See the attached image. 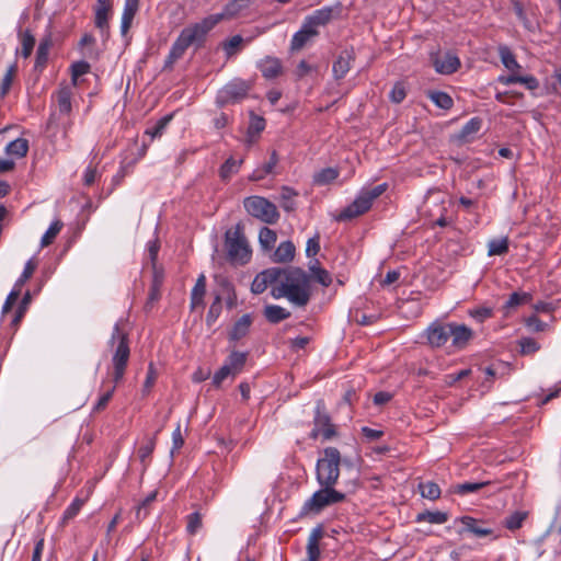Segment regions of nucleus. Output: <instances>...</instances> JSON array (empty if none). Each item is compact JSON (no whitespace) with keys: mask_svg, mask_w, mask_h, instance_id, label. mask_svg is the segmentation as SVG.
<instances>
[{"mask_svg":"<svg viewBox=\"0 0 561 561\" xmlns=\"http://www.w3.org/2000/svg\"><path fill=\"white\" fill-rule=\"evenodd\" d=\"M421 495L428 500H437L440 496V488L432 481L421 482L419 484Z\"/></svg>","mask_w":561,"mask_h":561,"instance_id":"nucleus-44","label":"nucleus"},{"mask_svg":"<svg viewBox=\"0 0 561 561\" xmlns=\"http://www.w3.org/2000/svg\"><path fill=\"white\" fill-rule=\"evenodd\" d=\"M57 105L60 115L69 116L72 110L71 96L72 91L68 85L60 87L56 93Z\"/></svg>","mask_w":561,"mask_h":561,"instance_id":"nucleus-22","label":"nucleus"},{"mask_svg":"<svg viewBox=\"0 0 561 561\" xmlns=\"http://www.w3.org/2000/svg\"><path fill=\"white\" fill-rule=\"evenodd\" d=\"M257 68L265 79H275L283 71L282 62L276 57L267 56L257 64Z\"/></svg>","mask_w":561,"mask_h":561,"instance_id":"nucleus-18","label":"nucleus"},{"mask_svg":"<svg viewBox=\"0 0 561 561\" xmlns=\"http://www.w3.org/2000/svg\"><path fill=\"white\" fill-rule=\"evenodd\" d=\"M339 176L337 169L334 168H325L320 170L313 175V182L317 185H327L332 183Z\"/></svg>","mask_w":561,"mask_h":561,"instance_id":"nucleus-43","label":"nucleus"},{"mask_svg":"<svg viewBox=\"0 0 561 561\" xmlns=\"http://www.w3.org/2000/svg\"><path fill=\"white\" fill-rule=\"evenodd\" d=\"M37 267V262L32 257L30 259L25 265H24V268H23V272L22 274L20 275V277L18 278V280L15 282L14 284V287L13 288H19L21 290V287L32 277V275L34 274L35 270Z\"/></svg>","mask_w":561,"mask_h":561,"instance_id":"nucleus-46","label":"nucleus"},{"mask_svg":"<svg viewBox=\"0 0 561 561\" xmlns=\"http://www.w3.org/2000/svg\"><path fill=\"white\" fill-rule=\"evenodd\" d=\"M20 39L22 48L21 50L16 49L15 54L21 55L23 58H28L35 46V37L31 31L26 30L20 33Z\"/></svg>","mask_w":561,"mask_h":561,"instance_id":"nucleus-33","label":"nucleus"},{"mask_svg":"<svg viewBox=\"0 0 561 561\" xmlns=\"http://www.w3.org/2000/svg\"><path fill=\"white\" fill-rule=\"evenodd\" d=\"M482 126V121L479 117H472L461 128L459 137L467 140L469 136L477 134Z\"/></svg>","mask_w":561,"mask_h":561,"instance_id":"nucleus-49","label":"nucleus"},{"mask_svg":"<svg viewBox=\"0 0 561 561\" xmlns=\"http://www.w3.org/2000/svg\"><path fill=\"white\" fill-rule=\"evenodd\" d=\"M220 286L222 288V294L226 295L227 307L229 309L234 308L237 305V295L233 285L227 278H222L220 280Z\"/></svg>","mask_w":561,"mask_h":561,"instance_id":"nucleus-50","label":"nucleus"},{"mask_svg":"<svg viewBox=\"0 0 561 561\" xmlns=\"http://www.w3.org/2000/svg\"><path fill=\"white\" fill-rule=\"evenodd\" d=\"M90 65L89 62L84 60L76 61L71 65V81L72 84L76 87L78 84V79L88 73L90 71Z\"/></svg>","mask_w":561,"mask_h":561,"instance_id":"nucleus-53","label":"nucleus"},{"mask_svg":"<svg viewBox=\"0 0 561 561\" xmlns=\"http://www.w3.org/2000/svg\"><path fill=\"white\" fill-rule=\"evenodd\" d=\"M295 245L291 241H283L278 244V247L274 250L271 259L275 263H288L293 261L295 256Z\"/></svg>","mask_w":561,"mask_h":561,"instance_id":"nucleus-20","label":"nucleus"},{"mask_svg":"<svg viewBox=\"0 0 561 561\" xmlns=\"http://www.w3.org/2000/svg\"><path fill=\"white\" fill-rule=\"evenodd\" d=\"M527 517H528V512L515 511L514 513H512L504 519L503 525L508 530L515 531L523 526V524Z\"/></svg>","mask_w":561,"mask_h":561,"instance_id":"nucleus-36","label":"nucleus"},{"mask_svg":"<svg viewBox=\"0 0 561 561\" xmlns=\"http://www.w3.org/2000/svg\"><path fill=\"white\" fill-rule=\"evenodd\" d=\"M334 8L332 7H323L313 11L311 14L307 15V19L311 23L312 26L317 28L319 26H324L331 22L333 19Z\"/></svg>","mask_w":561,"mask_h":561,"instance_id":"nucleus-24","label":"nucleus"},{"mask_svg":"<svg viewBox=\"0 0 561 561\" xmlns=\"http://www.w3.org/2000/svg\"><path fill=\"white\" fill-rule=\"evenodd\" d=\"M310 270L312 271L317 282L320 283L322 286L328 287L331 285L332 278L327 270L316 265L311 266Z\"/></svg>","mask_w":561,"mask_h":561,"instance_id":"nucleus-59","label":"nucleus"},{"mask_svg":"<svg viewBox=\"0 0 561 561\" xmlns=\"http://www.w3.org/2000/svg\"><path fill=\"white\" fill-rule=\"evenodd\" d=\"M64 227V222L59 219H56L54 220L48 229L45 231V233L43 234L42 239H41V247L42 248H45V247H48L49 244H51L54 242V240L56 239V237L58 236V233L60 232V230L62 229Z\"/></svg>","mask_w":561,"mask_h":561,"instance_id":"nucleus-38","label":"nucleus"},{"mask_svg":"<svg viewBox=\"0 0 561 561\" xmlns=\"http://www.w3.org/2000/svg\"><path fill=\"white\" fill-rule=\"evenodd\" d=\"M248 8L249 4L245 0H231L225 5L222 14L227 18H233Z\"/></svg>","mask_w":561,"mask_h":561,"instance_id":"nucleus-47","label":"nucleus"},{"mask_svg":"<svg viewBox=\"0 0 561 561\" xmlns=\"http://www.w3.org/2000/svg\"><path fill=\"white\" fill-rule=\"evenodd\" d=\"M16 72H18V64H16V61H14L13 64H11L8 67L5 73L2 78L1 85H0V96L1 98L7 96L8 93L10 92L12 82H13V79H14Z\"/></svg>","mask_w":561,"mask_h":561,"instance_id":"nucleus-39","label":"nucleus"},{"mask_svg":"<svg viewBox=\"0 0 561 561\" xmlns=\"http://www.w3.org/2000/svg\"><path fill=\"white\" fill-rule=\"evenodd\" d=\"M28 151V141L24 138H16L5 147V152L16 158L25 157Z\"/></svg>","mask_w":561,"mask_h":561,"instance_id":"nucleus-32","label":"nucleus"},{"mask_svg":"<svg viewBox=\"0 0 561 561\" xmlns=\"http://www.w3.org/2000/svg\"><path fill=\"white\" fill-rule=\"evenodd\" d=\"M113 14V5L95 4L94 7V25L99 30L103 41L110 37V18Z\"/></svg>","mask_w":561,"mask_h":561,"instance_id":"nucleus-16","label":"nucleus"},{"mask_svg":"<svg viewBox=\"0 0 561 561\" xmlns=\"http://www.w3.org/2000/svg\"><path fill=\"white\" fill-rule=\"evenodd\" d=\"M228 378L232 379V373L228 366L222 365L213 376V386L219 388Z\"/></svg>","mask_w":561,"mask_h":561,"instance_id":"nucleus-60","label":"nucleus"},{"mask_svg":"<svg viewBox=\"0 0 561 561\" xmlns=\"http://www.w3.org/2000/svg\"><path fill=\"white\" fill-rule=\"evenodd\" d=\"M462 527L458 530L459 535L466 533L471 534L477 538H483L493 534V529L485 526V522L477 519L472 516L465 515L457 519Z\"/></svg>","mask_w":561,"mask_h":561,"instance_id":"nucleus-13","label":"nucleus"},{"mask_svg":"<svg viewBox=\"0 0 561 561\" xmlns=\"http://www.w3.org/2000/svg\"><path fill=\"white\" fill-rule=\"evenodd\" d=\"M510 240L507 237L492 239L488 242V255H504L508 252Z\"/></svg>","mask_w":561,"mask_h":561,"instance_id":"nucleus-34","label":"nucleus"},{"mask_svg":"<svg viewBox=\"0 0 561 561\" xmlns=\"http://www.w3.org/2000/svg\"><path fill=\"white\" fill-rule=\"evenodd\" d=\"M513 10H514V13L516 14L517 19L523 23V25L527 30L533 31L534 30V25L529 21V19L527 18L523 4L520 2H518V1L514 2Z\"/></svg>","mask_w":561,"mask_h":561,"instance_id":"nucleus-62","label":"nucleus"},{"mask_svg":"<svg viewBox=\"0 0 561 561\" xmlns=\"http://www.w3.org/2000/svg\"><path fill=\"white\" fill-rule=\"evenodd\" d=\"M449 335L451 339V345L455 348L462 350L473 337V331L466 324L450 322Z\"/></svg>","mask_w":561,"mask_h":561,"instance_id":"nucleus-17","label":"nucleus"},{"mask_svg":"<svg viewBox=\"0 0 561 561\" xmlns=\"http://www.w3.org/2000/svg\"><path fill=\"white\" fill-rule=\"evenodd\" d=\"M297 195L298 193L294 188L289 186H282L279 195L280 207L287 213L294 211L296 209L295 197Z\"/></svg>","mask_w":561,"mask_h":561,"instance_id":"nucleus-28","label":"nucleus"},{"mask_svg":"<svg viewBox=\"0 0 561 561\" xmlns=\"http://www.w3.org/2000/svg\"><path fill=\"white\" fill-rule=\"evenodd\" d=\"M430 61L437 73L445 76L455 73L461 66L459 57L450 50L432 53Z\"/></svg>","mask_w":561,"mask_h":561,"instance_id":"nucleus-9","label":"nucleus"},{"mask_svg":"<svg viewBox=\"0 0 561 561\" xmlns=\"http://www.w3.org/2000/svg\"><path fill=\"white\" fill-rule=\"evenodd\" d=\"M154 448H156V438L149 437V438H147L146 443L142 446H140V448L138 449V457L142 465L144 470L147 469L149 461H150V457H151Z\"/></svg>","mask_w":561,"mask_h":561,"instance_id":"nucleus-42","label":"nucleus"},{"mask_svg":"<svg viewBox=\"0 0 561 561\" xmlns=\"http://www.w3.org/2000/svg\"><path fill=\"white\" fill-rule=\"evenodd\" d=\"M313 424L321 430V436L324 440H329L336 435L335 427L331 423V417L327 413L322 400L316 403Z\"/></svg>","mask_w":561,"mask_h":561,"instance_id":"nucleus-11","label":"nucleus"},{"mask_svg":"<svg viewBox=\"0 0 561 561\" xmlns=\"http://www.w3.org/2000/svg\"><path fill=\"white\" fill-rule=\"evenodd\" d=\"M518 344L520 346V354L522 355H530L539 351L540 345L539 343L533 339V337H522L518 341Z\"/></svg>","mask_w":561,"mask_h":561,"instance_id":"nucleus-57","label":"nucleus"},{"mask_svg":"<svg viewBox=\"0 0 561 561\" xmlns=\"http://www.w3.org/2000/svg\"><path fill=\"white\" fill-rule=\"evenodd\" d=\"M469 316L479 323L492 318L493 309L491 307L480 306L468 311Z\"/></svg>","mask_w":561,"mask_h":561,"instance_id":"nucleus-55","label":"nucleus"},{"mask_svg":"<svg viewBox=\"0 0 561 561\" xmlns=\"http://www.w3.org/2000/svg\"><path fill=\"white\" fill-rule=\"evenodd\" d=\"M280 267H270L260 272L251 284V291L255 295L264 293L270 285L278 284Z\"/></svg>","mask_w":561,"mask_h":561,"instance_id":"nucleus-14","label":"nucleus"},{"mask_svg":"<svg viewBox=\"0 0 561 561\" xmlns=\"http://www.w3.org/2000/svg\"><path fill=\"white\" fill-rule=\"evenodd\" d=\"M172 119L173 113L164 115L152 127L147 128L145 134L150 136L151 139L161 137Z\"/></svg>","mask_w":561,"mask_h":561,"instance_id":"nucleus-41","label":"nucleus"},{"mask_svg":"<svg viewBox=\"0 0 561 561\" xmlns=\"http://www.w3.org/2000/svg\"><path fill=\"white\" fill-rule=\"evenodd\" d=\"M526 327L533 332H543L548 324L541 321L537 316L533 314L525 320Z\"/></svg>","mask_w":561,"mask_h":561,"instance_id":"nucleus-63","label":"nucleus"},{"mask_svg":"<svg viewBox=\"0 0 561 561\" xmlns=\"http://www.w3.org/2000/svg\"><path fill=\"white\" fill-rule=\"evenodd\" d=\"M248 353L233 351L226 358L225 364L232 373V380L242 371L247 363Z\"/></svg>","mask_w":561,"mask_h":561,"instance_id":"nucleus-21","label":"nucleus"},{"mask_svg":"<svg viewBox=\"0 0 561 561\" xmlns=\"http://www.w3.org/2000/svg\"><path fill=\"white\" fill-rule=\"evenodd\" d=\"M202 527V516L198 512L191 513L187 516L186 529L191 535H195Z\"/></svg>","mask_w":561,"mask_h":561,"instance_id":"nucleus-61","label":"nucleus"},{"mask_svg":"<svg viewBox=\"0 0 561 561\" xmlns=\"http://www.w3.org/2000/svg\"><path fill=\"white\" fill-rule=\"evenodd\" d=\"M387 188L388 184L381 183L370 188H364L360 191V193L365 196L366 199H368V203L373 205L374 201L382 195Z\"/></svg>","mask_w":561,"mask_h":561,"instance_id":"nucleus-56","label":"nucleus"},{"mask_svg":"<svg viewBox=\"0 0 561 561\" xmlns=\"http://www.w3.org/2000/svg\"><path fill=\"white\" fill-rule=\"evenodd\" d=\"M530 300H531V295L529 293L514 291L513 294L510 295V297L506 300L503 308L506 310V312H510L512 309H515L518 306L527 304Z\"/></svg>","mask_w":561,"mask_h":561,"instance_id":"nucleus-40","label":"nucleus"},{"mask_svg":"<svg viewBox=\"0 0 561 561\" xmlns=\"http://www.w3.org/2000/svg\"><path fill=\"white\" fill-rule=\"evenodd\" d=\"M31 302V294L26 291L15 311L14 318L12 320L13 325H18L21 319L24 317L25 311Z\"/></svg>","mask_w":561,"mask_h":561,"instance_id":"nucleus-58","label":"nucleus"},{"mask_svg":"<svg viewBox=\"0 0 561 561\" xmlns=\"http://www.w3.org/2000/svg\"><path fill=\"white\" fill-rule=\"evenodd\" d=\"M489 481L484 482H463L459 483L455 486V492L460 495H466L468 493H474L489 485Z\"/></svg>","mask_w":561,"mask_h":561,"instance_id":"nucleus-48","label":"nucleus"},{"mask_svg":"<svg viewBox=\"0 0 561 561\" xmlns=\"http://www.w3.org/2000/svg\"><path fill=\"white\" fill-rule=\"evenodd\" d=\"M407 96L405 88L402 83L398 82L390 91L389 98L393 103H401Z\"/></svg>","mask_w":561,"mask_h":561,"instance_id":"nucleus-64","label":"nucleus"},{"mask_svg":"<svg viewBox=\"0 0 561 561\" xmlns=\"http://www.w3.org/2000/svg\"><path fill=\"white\" fill-rule=\"evenodd\" d=\"M449 330L450 322H442L438 320L432 322L424 331L427 344L434 348L444 346L450 339Z\"/></svg>","mask_w":561,"mask_h":561,"instance_id":"nucleus-10","label":"nucleus"},{"mask_svg":"<svg viewBox=\"0 0 561 561\" xmlns=\"http://www.w3.org/2000/svg\"><path fill=\"white\" fill-rule=\"evenodd\" d=\"M205 291H206V277L204 274H201L198 276V278L196 279L195 286L193 287L192 293H191L192 308L203 304Z\"/></svg>","mask_w":561,"mask_h":561,"instance_id":"nucleus-31","label":"nucleus"},{"mask_svg":"<svg viewBox=\"0 0 561 561\" xmlns=\"http://www.w3.org/2000/svg\"><path fill=\"white\" fill-rule=\"evenodd\" d=\"M263 316L270 323L276 324L288 319L291 313L278 305H266L263 310Z\"/></svg>","mask_w":561,"mask_h":561,"instance_id":"nucleus-23","label":"nucleus"},{"mask_svg":"<svg viewBox=\"0 0 561 561\" xmlns=\"http://www.w3.org/2000/svg\"><path fill=\"white\" fill-rule=\"evenodd\" d=\"M277 240V233L268 227H262L259 232V243L264 252H270L274 249Z\"/></svg>","mask_w":561,"mask_h":561,"instance_id":"nucleus-27","label":"nucleus"},{"mask_svg":"<svg viewBox=\"0 0 561 561\" xmlns=\"http://www.w3.org/2000/svg\"><path fill=\"white\" fill-rule=\"evenodd\" d=\"M499 55H500L503 66L506 69H508L511 71H516V70L520 69V65L518 64L514 54L507 46H505V45L500 46Z\"/></svg>","mask_w":561,"mask_h":561,"instance_id":"nucleus-35","label":"nucleus"},{"mask_svg":"<svg viewBox=\"0 0 561 561\" xmlns=\"http://www.w3.org/2000/svg\"><path fill=\"white\" fill-rule=\"evenodd\" d=\"M341 454L335 447H327L316 466V479L320 486H334L340 478Z\"/></svg>","mask_w":561,"mask_h":561,"instance_id":"nucleus-6","label":"nucleus"},{"mask_svg":"<svg viewBox=\"0 0 561 561\" xmlns=\"http://www.w3.org/2000/svg\"><path fill=\"white\" fill-rule=\"evenodd\" d=\"M243 159L236 160L232 157L228 158L219 169V176L224 181H228L233 174L238 173Z\"/></svg>","mask_w":561,"mask_h":561,"instance_id":"nucleus-30","label":"nucleus"},{"mask_svg":"<svg viewBox=\"0 0 561 561\" xmlns=\"http://www.w3.org/2000/svg\"><path fill=\"white\" fill-rule=\"evenodd\" d=\"M221 296L220 295H217L214 299V301L211 302L209 309H208V312L206 314V323L207 325L211 327L216 321L217 319L219 318L220 313H221Z\"/></svg>","mask_w":561,"mask_h":561,"instance_id":"nucleus-51","label":"nucleus"},{"mask_svg":"<svg viewBox=\"0 0 561 561\" xmlns=\"http://www.w3.org/2000/svg\"><path fill=\"white\" fill-rule=\"evenodd\" d=\"M371 205L368 203V199L359 192L357 197L347 205L344 209H342L336 216V221H348L354 218H357L370 209Z\"/></svg>","mask_w":561,"mask_h":561,"instance_id":"nucleus-12","label":"nucleus"},{"mask_svg":"<svg viewBox=\"0 0 561 561\" xmlns=\"http://www.w3.org/2000/svg\"><path fill=\"white\" fill-rule=\"evenodd\" d=\"M218 21L219 16H209L199 23L184 27L171 46L165 59V67L172 66L178 59H180L190 46H203L208 32L217 24Z\"/></svg>","mask_w":561,"mask_h":561,"instance_id":"nucleus-3","label":"nucleus"},{"mask_svg":"<svg viewBox=\"0 0 561 561\" xmlns=\"http://www.w3.org/2000/svg\"><path fill=\"white\" fill-rule=\"evenodd\" d=\"M243 43V37L241 35H233L229 39L222 43V49L227 56V58H231L234 56L240 49Z\"/></svg>","mask_w":561,"mask_h":561,"instance_id":"nucleus-45","label":"nucleus"},{"mask_svg":"<svg viewBox=\"0 0 561 561\" xmlns=\"http://www.w3.org/2000/svg\"><path fill=\"white\" fill-rule=\"evenodd\" d=\"M355 58L356 54L354 47H348L341 51L332 67V72L335 80H341L347 75L352 64L355 61Z\"/></svg>","mask_w":561,"mask_h":561,"instance_id":"nucleus-15","label":"nucleus"},{"mask_svg":"<svg viewBox=\"0 0 561 561\" xmlns=\"http://www.w3.org/2000/svg\"><path fill=\"white\" fill-rule=\"evenodd\" d=\"M83 503H84L83 500L76 497L70 503V505L65 510L62 517H61V523L66 524L70 519L75 518L78 515V513L80 512V510L82 508Z\"/></svg>","mask_w":561,"mask_h":561,"instance_id":"nucleus-54","label":"nucleus"},{"mask_svg":"<svg viewBox=\"0 0 561 561\" xmlns=\"http://www.w3.org/2000/svg\"><path fill=\"white\" fill-rule=\"evenodd\" d=\"M448 520V514L445 513V512H440V511H435V512H431V511H424V512H421L416 515L415 517V522L416 523H422V522H427L430 524H444Z\"/></svg>","mask_w":561,"mask_h":561,"instance_id":"nucleus-29","label":"nucleus"},{"mask_svg":"<svg viewBox=\"0 0 561 561\" xmlns=\"http://www.w3.org/2000/svg\"><path fill=\"white\" fill-rule=\"evenodd\" d=\"M157 494L158 492L157 491H152L150 492L142 501L141 503L137 506V511H136V518L138 520H141L144 518L147 517V515L149 514V506L152 502L156 501L157 499Z\"/></svg>","mask_w":561,"mask_h":561,"instance_id":"nucleus-52","label":"nucleus"},{"mask_svg":"<svg viewBox=\"0 0 561 561\" xmlns=\"http://www.w3.org/2000/svg\"><path fill=\"white\" fill-rule=\"evenodd\" d=\"M51 42L49 38H44L41 41L37 50H36V58H35V69H43L48 60V53L50 48Z\"/></svg>","mask_w":561,"mask_h":561,"instance_id":"nucleus-37","label":"nucleus"},{"mask_svg":"<svg viewBox=\"0 0 561 561\" xmlns=\"http://www.w3.org/2000/svg\"><path fill=\"white\" fill-rule=\"evenodd\" d=\"M345 499V493L335 490L334 486H321L304 503L298 518L319 515L325 507L342 503Z\"/></svg>","mask_w":561,"mask_h":561,"instance_id":"nucleus-5","label":"nucleus"},{"mask_svg":"<svg viewBox=\"0 0 561 561\" xmlns=\"http://www.w3.org/2000/svg\"><path fill=\"white\" fill-rule=\"evenodd\" d=\"M427 98L439 108L450 110L454 106L453 98L444 91L430 90L426 92Z\"/></svg>","mask_w":561,"mask_h":561,"instance_id":"nucleus-26","label":"nucleus"},{"mask_svg":"<svg viewBox=\"0 0 561 561\" xmlns=\"http://www.w3.org/2000/svg\"><path fill=\"white\" fill-rule=\"evenodd\" d=\"M250 84L242 79H233L219 90L217 102L220 105L236 103L248 95Z\"/></svg>","mask_w":561,"mask_h":561,"instance_id":"nucleus-8","label":"nucleus"},{"mask_svg":"<svg viewBox=\"0 0 561 561\" xmlns=\"http://www.w3.org/2000/svg\"><path fill=\"white\" fill-rule=\"evenodd\" d=\"M115 343L117 344L112 356L114 386L100 396V398L92 408V413H100L106 409L110 400L114 394L116 385L123 380L126 371V367L130 356V348L128 345V335L121 329L118 322L115 323L110 339L111 345H114Z\"/></svg>","mask_w":561,"mask_h":561,"instance_id":"nucleus-2","label":"nucleus"},{"mask_svg":"<svg viewBox=\"0 0 561 561\" xmlns=\"http://www.w3.org/2000/svg\"><path fill=\"white\" fill-rule=\"evenodd\" d=\"M265 119L262 116L254 114L253 112L250 114L249 127L247 130L248 142L252 144L259 137V135L265 128Z\"/></svg>","mask_w":561,"mask_h":561,"instance_id":"nucleus-25","label":"nucleus"},{"mask_svg":"<svg viewBox=\"0 0 561 561\" xmlns=\"http://www.w3.org/2000/svg\"><path fill=\"white\" fill-rule=\"evenodd\" d=\"M225 248L227 260L231 264L245 265L252 255V250L243 233V227L237 224L225 233Z\"/></svg>","mask_w":561,"mask_h":561,"instance_id":"nucleus-4","label":"nucleus"},{"mask_svg":"<svg viewBox=\"0 0 561 561\" xmlns=\"http://www.w3.org/2000/svg\"><path fill=\"white\" fill-rule=\"evenodd\" d=\"M271 295L275 299L286 298L296 307H306L311 298V277L300 267H280V278Z\"/></svg>","mask_w":561,"mask_h":561,"instance_id":"nucleus-1","label":"nucleus"},{"mask_svg":"<svg viewBox=\"0 0 561 561\" xmlns=\"http://www.w3.org/2000/svg\"><path fill=\"white\" fill-rule=\"evenodd\" d=\"M247 213L267 225H274L279 220V211L274 203L263 196H249L243 201Z\"/></svg>","mask_w":561,"mask_h":561,"instance_id":"nucleus-7","label":"nucleus"},{"mask_svg":"<svg viewBox=\"0 0 561 561\" xmlns=\"http://www.w3.org/2000/svg\"><path fill=\"white\" fill-rule=\"evenodd\" d=\"M251 325L252 316L250 313L243 314L234 322L232 329L230 330L229 340L232 342L240 341L249 333Z\"/></svg>","mask_w":561,"mask_h":561,"instance_id":"nucleus-19","label":"nucleus"}]
</instances>
